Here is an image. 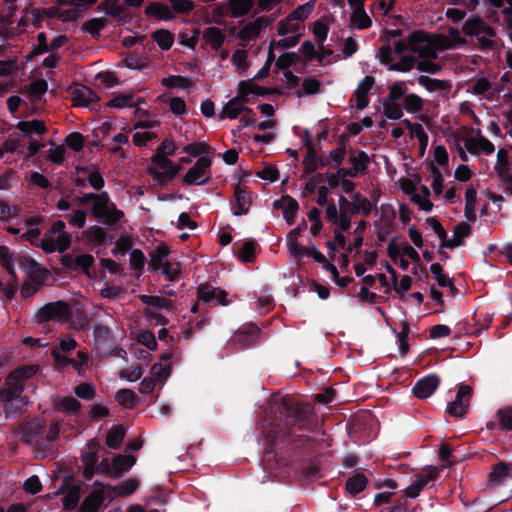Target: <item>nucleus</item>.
Returning a JSON list of instances; mask_svg holds the SVG:
<instances>
[{"mask_svg":"<svg viewBox=\"0 0 512 512\" xmlns=\"http://www.w3.org/2000/svg\"><path fill=\"white\" fill-rule=\"evenodd\" d=\"M37 371L36 366H23L12 371L5 379L0 389V404L7 418L20 415L28 401L22 396L25 380L31 378Z\"/></svg>","mask_w":512,"mask_h":512,"instance_id":"1","label":"nucleus"},{"mask_svg":"<svg viewBox=\"0 0 512 512\" xmlns=\"http://www.w3.org/2000/svg\"><path fill=\"white\" fill-rule=\"evenodd\" d=\"M72 237L65 230V223L62 220L53 222L50 229L45 233L37 246L45 253H63L71 246Z\"/></svg>","mask_w":512,"mask_h":512,"instance_id":"2","label":"nucleus"},{"mask_svg":"<svg viewBox=\"0 0 512 512\" xmlns=\"http://www.w3.org/2000/svg\"><path fill=\"white\" fill-rule=\"evenodd\" d=\"M13 263H16L28 276L43 280L47 276V271L39 267V265L31 258L26 256H17L13 258V254L6 246H0V264L3 265L12 277H15Z\"/></svg>","mask_w":512,"mask_h":512,"instance_id":"3","label":"nucleus"},{"mask_svg":"<svg viewBox=\"0 0 512 512\" xmlns=\"http://www.w3.org/2000/svg\"><path fill=\"white\" fill-rule=\"evenodd\" d=\"M181 167L174 164L168 157L160 155H152L150 158V164L146 171L153 179L155 185L163 187L168 182L174 180V178L180 172Z\"/></svg>","mask_w":512,"mask_h":512,"instance_id":"4","label":"nucleus"},{"mask_svg":"<svg viewBox=\"0 0 512 512\" xmlns=\"http://www.w3.org/2000/svg\"><path fill=\"white\" fill-rule=\"evenodd\" d=\"M463 32L469 36H475L481 49H493L495 47L496 31L480 17H471L463 25Z\"/></svg>","mask_w":512,"mask_h":512,"instance_id":"5","label":"nucleus"},{"mask_svg":"<svg viewBox=\"0 0 512 512\" xmlns=\"http://www.w3.org/2000/svg\"><path fill=\"white\" fill-rule=\"evenodd\" d=\"M91 214L108 225H114L124 217V212L116 207L105 191L99 193L98 200L91 207Z\"/></svg>","mask_w":512,"mask_h":512,"instance_id":"6","label":"nucleus"},{"mask_svg":"<svg viewBox=\"0 0 512 512\" xmlns=\"http://www.w3.org/2000/svg\"><path fill=\"white\" fill-rule=\"evenodd\" d=\"M71 317L72 307L64 301L47 303L35 314L37 323L48 321L68 322Z\"/></svg>","mask_w":512,"mask_h":512,"instance_id":"7","label":"nucleus"},{"mask_svg":"<svg viewBox=\"0 0 512 512\" xmlns=\"http://www.w3.org/2000/svg\"><path fill=\"white\" fill-rule=\"evenodd\" d=\"M212 161L210 158L202 156L196 163L188 169L182 182L185 185H204L210 180V167Z\"/></svg>","mask_w":512,"mask_h":512,"instance_id":"8","label":"nucleus"},{"mask_svg":"<svg viewBox=\"0 0 512 512\" xmlns=\"http://www.w3.org/2000/svg\"><path fill=\"white\" fill-rule=\"evenodd\" d=\"M387 254L403 270H407L409 266L405 256H408L412 261H419L420 259L418 252L408 243L390 242L387 246Z\"/></svg>","mask_w":512,"mask_h":512,"instance_id":"9","label":"nucleus"},{"mask_svg":"<svg viewBox=\"0 0 512 512\" xmlns=\"http://www.w3.org/2000/svg\"><path fill=\"white\" fill-rule=\"evenodd\" d=\"M409 51L424 58H435L431 36L423 31H414L409 35Z\"/></svg>","mask_w":512,"mask_h":512,"instance_id":"10","label":"nucleus"},{"mask_svg":"<svg viewBox=\"0 0 512 512\" xmlns=\"http://www.w3.org/2000/svg\"><path fill=\"white\" fill-rule=\"evenodd\" d=\"M466 150L472 155H491L495 151L493 143L482 135L481 130H476L473 136L464 140Z\"/></svg>","mask_w":512,"mask_h":512,"instance_id":"11","label":"nucleus"},{"mask_svg":"<svg viewBox=\"0 0 512 512\" xmlns=\"http://www.w3.org/2000/svg\"><path fill=\"white\" fill-rule=\"evenodd\" d=\"M472 389L468 385H460L456 399L447 405V412L454 417L463 416L469 407Z\"/></svg>","mask_w":512,"mask_h":512,"instance_id":"12","label":"nucleus"},{"mask_svg":"<svg viewBox=\"0 0 512 512\" xmlns=\"http://www.w3.org/2000/svg\"><path fill=\"white\" fill-rule=\"evenodd\" d=\"M246 94L247 92L241 90L237 96L228 101L222 108L219 118L236 119L243 111L252 113L251 109L244 106L247 101Z\"/></svg>","mask_w":512,"mask_h":512,"instance_id":"13","label":"nucleus"},{"mask_svg":"<svg viewBox=\"0 0 512 512\" xmlns=\"http://www.w3.org/2000/svg\"><path fill=\"white\" fill-rule=\"evenodd\" d=\"M44 424L40 420H33L19 427L17 433L20 439L30 445L40 446V438Z\"/></svg>","mask_w":512,"mask_h":512,"instance_id":"14","label":"nucleus"},{"mask_svg":"<svg viewBox=\"0 0 512 512\" xmlns=\"http://www.w3.org/2000/svg\"><path fill=\"white\" fill-rule=\"evenodd\" d=\"M197 296L200 300L209 304L228 305L226 291L211 285H200L197 289Z\"/></svg>","mask_w":512,"mask_h":512,"instance_id":"15","label":"nucleus"},{"mask_svg":"<svg viewBox=\"0 0 512 512\" xmlns=\"http://www.w3.org/2000/svg\"><path fill=\"white\" fill-rule=\"evenodd\" d=\"M437 473L438 469L435 467L426 469L423 474L418 475L416 480L406 488V495L410 498L417 497L428 482L433 481L436 478Z\"/></svg>","mask_w":512,"mask_h":512,"instance_id":"16","label":"nucleus"},{"mask_svg":"<svg viewBox=\"0 0 512 512\" xmlns=\"http://www.w3.org/2000/svg\"><path fill=\"white\" fill-rule=\"evenodd\" d=\"M440 380L435 375H429L420 379L413 388V394L420 399L430 397L438 388Z\"/></svg>","mask_w":512,"mask_h":512,"instance_id":"17","label":"nucleus"},{"mask_svg":"<svg viewBox=\"0 0 512 512\" xmlns=\"http://www.w3.org/2000/svg\"><path fill=\"white\" fill-rule=\"evenodd\" d=\"M326 218L333 225H337L341 230H348L350 228L351 220L345 211L337 208L334 203L326 205Z\"/></svg>","mask_w":512,"mask_h":512,"instance_id":"18","label":"nucleus"},{"mask_svg":"<svg viewBox=\"0 0 512 512\" xmlns=\"http://www.w3.org/2000/svg\"><path fill=\"white\" fill-rule=\"evenodd\" d=\"M52 407L58 411L75 414L81 408V403L71 396H55L52 398Z\"/></svg>","mask_w":512,"mask_h":512,"instance_id":"19","label":"nucleus"},{"mask_svg":"<svg viewBox=\"0 0 512 512\" xmlns=\"http://www.w3.org/2000/svg\"><path fill=\"white\" fill-rule=\"evenodd\" d=\"M512 478V465L497 464L489 475V486L497 487Z\"/></svg>","mask_w":512,"mask_h":512,"instance_id":"20","label":"nucleus"},{"mask_svg":"<svg viewBox=\"0 0 512 512\" xmlns=\"http://www.w3.org/2000/svg\"><path fill=\"white\" fill-rule=\"evenodd\" d=\"M472 92L476 95H484L487 99H493L499 94L500 89L485 77H480L474 81Z\"/></svg>","mask_w":512,"mask_h":512,"instance_id":"21","label":"nucleus"},{"mask_svg":"<svg viewBox=\"0 0 512 512\" xmlns=\"http://www.w3.org/2000/svg\"><path fill=\"white\" fill-rule=\"evenodd\" d=\"M202 37L205 43L216 51L222 47L226 39L225 33L217 27H208L204 29Z\"/></svg>","mask_w":512,"mask_h":512,"instance_id":"22","label":"nucleus"},{"mask_svg":"<svg viewBox=\"0 0 512 512\" xmlns=\"http://www.w3.org/2000/svg\"><path fill=\"white\" fill-rule=\"evenodd\" d=\"M265 26L262 18H257L252 22L246 23L239 31L238 37L243 41H251L257 38Z\"/></svg>","mask_w":512,"mask_h":512,"instance_id":"23","label":"nucleus"},{"mask_svg":"<svg viewBox=\"0 0 512 512\" xmlns=\"http://www.w3.org/2000/svg\"><path fill=\"white\" fill-rule=\"evenodd\" d=\"M253 0H227L226 13L232 17H241L250 12Z\"/></svg>","mask_w":512,"mask_h":512,"instance_id":"24","label":"nucleus"},{"mask_svg":"<svg viewBox=\"0 0 512 512\" xmlns=\"http://www.w3.org/2000/svg\"><path fill=\"white\" fill-rule=\"evenodd\" d=\"M72 99L77 106H88L90 103L96 102L98 97L88 87L78 86L72 91Z\"/></svg>","mask_w":512,"mask_h":512,"instance_id":"25","label":"nucleus"},{"mask_svg":"<svg viewBox=\"0 0 512 512\" xmlns=\"http://www.w3.org/2000/svg\"><path fill=\"white\" fill-rule=\"evenodd\" d=\"M171 355L170 354H163L160 357L159 362L155 363L151 367V375L156 380H164L166 379L170 373H171Z\"/></svg>","mask_w":512,"mask_h":512,"instance_id":"26","label":"nucleus"},{"mask_svg":"<svg viewBox=\"0 0 512 512\" xmlns=\"http://www.w3.org/2000/svg\"><path fill=\"white\" fill-rule=\"evenodd\" d=\"M375 83V80L372 76H366L358 85L355 96L356 103L359 109H363L368 105L367 94L371 90Z\"/></svg>","mask_w":512,"mask_h":512,"instance_id":"27","label":"nucleus"},{"mask_svg":"<svg viewBox=\"0 0 512 512\" xmlns=\"http://www.w3.org/2000/svg\"><path fill=\"white\" fill-rule=\"evenodd\" d=\"M173 10L171 7L165 5V4H162V3H158V2H153V3H150L146 8H145V13L147 16L149 17H155L157 18L158 20H170L174 17L173 15Z\"/></svg>","mask_w":512,"mask_h":512,"instance_id":"28","label":"nucleus"},{"mask_svg":"<svg viewBox=\"0 0 512 512\" xmlns=\"http://www.w3.org/2000/svg\"><path fill=\"white\" fill-rule=\"evenodd\" d=\"M350 24L357 29H367L372 25V20L363 7L352 8L350 14Z\"/></svg>","mask_w":512,"mask_h":512,"instance_id":"29","label":"nucleus"},{"mask_svg":"<svg viewBox=\"0 0 512 512\" xmlns=\"http://www.w3.org/2000/svg\"><path fill=\"white\" fill-rule=\"evenodd\" d=\"M63 264L70 268L81 267L87 270L94 263V258L90 254H81L77 256L66 255L62 260Z\"/></svg>","mask_w":512,"mask_h":512,"instance_id":"30","label":"nucleus"},{"mask_svg":"<svg viewBox=\"0 0 512 512\" xmlns=\"http://www.w3.org/2000/svg\"><path fill=\"white\" fill-rule=\"evenodd\" d=\"M100 9L103 10L106 15L112 16L120 20L130 18L126 8L120 5L117 0L105 1L100 5Z\"/></svg>","mask_w":512,"mask_h":512,"instance_id":"31","label":"nucleus"},{"mask_svg":"<svg viewBox=\"0 0 512 512\" xmlns=\"http://www.w3.org/2000/svg\"><path fill=\"white\" fill-rule=\"evenodd\" d=\"M471 227L467 222L458 223L453 231V237L445 242V247L454 248L462 244L463 239L470 234Z\"/></svg>","mask_w":512,"mask_h":512,"instance_id":"32","label":"nucleus"},{"mask_svg":"<svg viewBox=\"0 0 512 512\" xmlns=\"http://www.w3.org/2000/svg\"><path fill=\"white\" fill-rule=\"evenodd\" d=\"M278 205L282 209L284 218L288 224L291 225L295 220V216L298 210L297 201L290 196H284L278 202Z\"/></svg>","mask_w":512,"mask_h":512,"instance_id":"33","label":"nucleus"},{"mask_svg":"<svg viewBox=\"0 0 512 512\" xmlns=\"http://www.w3.org/2000/svg\"><path fill=\"white\" fill-rule=\"evenodd\" d=\"M418 82L420 85H422L426 90L430 92L441 91L446 93L451 89V85L448 81L432 79L424 75L418 78Z\"/></svg>","mask_w":512,"mask_h":512,"instance_id":"34","label":"nucleus"},{"mask_svg":"<svg viewBox=\"0 0 512 512\" xmlns=\"http://www.w3.org/2000/svg\"><path fill=\"white\" fill-rule=\"evenodd\" d=\"M429 195V188L421 186L416 193H413L411 201L416 204L420 210L429 212L433 208V203L429 200Z\"/></svg>","mask_w":512,"mask_h":512,"instance_id":"35","label":"nucleus"},{"mask_svg":"<svg viewBox=\"0 0 512 512\" xmlns=\"http://www.w3.org/2000/svg\"><path fill=\"white\" fill-rule=\"evenodd\" d=\"M169 249L165 245L157 246L156 249L150 255L149 267L153 271H159L168 260Z\"/></svg>","mask_w":512,"mask_h":512,"instance_id":"36","label":"nucleus"},{"mask_svg":"<svg viewBox=\"0 0 512 512\" xmlns=\"http://www.w3.org/2000/svg\"><path fill=\"white\" fill-rule=\"evenodd\" d=\"M476 199H477V191L474 187L468 186L466 188L465 192V208H464V214L465 217L469 220L474 222L476 220Z\"/></svg>","mask_w":512,"mask_h":512,"instance_id":"37","label":"nucleus"},{"mask_svg":"<svg viewBox=\"0 0 512 512\" xmlns=\"http://www.w3.org/2000/svg\"><path fill=\"white\" fill-rule=\"evenodd\" d=\"M68 322L74 329L85 330L90 324L91 318L81 307L77 306L72 308V317L68 320Z\"/></svg>","mask_w":512,"mask_h":512,"instance_id":"38","label":"nucleus"},{"mask_svg":"<svg viewBox=\"0 0 512 512\" xmlns=\"http://www.w3.org/2000/svg\"><path fill=\"white\" fill-rule=\"evenodd\" d=\"M350 205L351 214H357L362 212L364 216H368L372 210V204L366 197H363L360 193L353 195Z\"/></svg>","mask_w":512,"mask_h":512,"instance_id":"39","label":"nucleus"},{"mask_svg":"<svg viewBox=\"0 0 512 512\" xmlns=\"http://www.w3.org/2000/svg\"><path fill=\"white\" fill-rule=\"evenodd\" d=\"M235 201H236V210L234 211V214L235 215L246 214L251 205V196L249 195V193L240 187H236Z\"/></svg>","mask_w":512,"mask_h":512,"instance_id":"40","label":"nucleus"},{"mask_svg":"<svg viewBox=\"0 0 512 512\" xmlns=\"http://www.w3.org/2000/svg\"><path fill=\"white\" fill-rule=\"evenodd\" d=\"M136 462V458L131 455H117L112 460L113 474L118 475L128 471Z\"/></svg>","mask_w":512,"mask_h":512,"instance_id":"41","label":"nucleus"},{"mask_svg":"<svg viewBox=\"0 0 512 512\" xmlns=\"http://www.w3.org/2000/svg\"><path fill=\"white\" fill-rule=\"evenodd\" d=\"M258 334L259 330L255 326L242 329L236 335V342L241 347H248L257 340Z\"/></svg>","mask_w":512,"mask_h":512,"instance_id":"42","label":"nucleus"},{"mask_svg":"<svg viewBox=\"0 0 512 512\" xmlns=\"http://www.w3.org/2000/svg\"><path fill=\"white\" fill-rule=\"evenodd\" d=\"M142 101L137 98L133 93H129L126 95H118L107 102V106L113 108H123L126 106L133 107L137 106Z\"/></svg>","mask_w":512,"mask_h":512,"instance_id":"43","label":"nucleus"},{"mask_svg":"<svg viewBox=\"0 0 512 512\" xmlns=\"http://www.w3.org/2000/svg\"><path fill=\"white\" fill-rule=\"evenodd\" d=\"M430 271L435 276L439 286L448 287L451 294H455L456 288L453 285L452 280L443 272V268L439 263H433L430 266Z\"/></svg>","mask_w":512,"mask_h":512,"instance_id":"44","label":"nucleus"},{"mask_svg":"<svg viewBox=\"0 0 512 512\" xmlns=\"http://www.w3.org/2000/svg\"><path fill=\"white\" fill-rule=\"evenodd\" d=\"M367 485V478L363 474H356L346 481V491L351 495H356L363 491Z\"/></svg>","mask_w":512,"mask_h":512,"instance_id":"45","label":"nucleus"},{"mask_svg":"<svg viewBox=\"0 0 512 512\" xmlns=\"http://www.w3.org/2000/svg\"><path fill=\"white\" fill-rule=\"evenodd\" d=\"M104 501V496L100 492H93L85 498L80 511L81 512H97L98 508Z\"/></svg>","mask_w":512,"mask_h":512,"instance_id":"46","label":"nucleus"},{"mask_svg":"<svg viewBox=\"0 0 512 512\" xmlns=\"http://www.w3.org/2000/svg\"><path fill=\"white\" fill-rule=\"evenodd\" d=\"M17 128L25 134L36 133L41 135L46 132L45 123L41 120L20 121Z\"/></svg>","mask_w":512,"mask_h":512,"instance_id":"47","label":"nucleus"},{"mask_svg":"<svg viewBox=\"0 0 512 512\" xmlns=\"http://www.w3.org/2000/svg\"><path fill=\"white\" fill-rule=\"evenodd\" d=\"M496 419L498 421L499 429L512 430V406L500 408L496 412Z\"/></svg>","mask_w":512,"mask_h":512,"instance_id":"48","label":"nucleus"},{"mask_svg":"<svg viewBox=\"0 0 512 512\" xmlns=\"http://www.w3.org/2000/svg\"><path fill=\"white\" fill-rule=\"evenodd\" d=\"M125 437V430L122 426L112 428L106 436V444L108 447L116 449L120 446Z\"/></svg>","mask_w":512,"mask_h":512,"instance_id":"49","label":"nucleus"},{"mask_svg":"<svg viewBox=\"0 0 512 512\" xmlns=\"http://www.w3.org/2000/svg\"><path fill=\"white\" fill-rule=\"evenodd\" d=\"M163 86L167 88H183L191 87L192 82L188 78L179 75H171L161 80Z\"/></svg>","mask_w":512,"mask_h":512,"instance_id":"50","label":"nucleus"},{"mask_svg":"<svg viewBox=\"0 0 512 512\" xmlns=\"http://www.w3.org/2000/svg\"><path fill=\"white\" fill-rule=\"evenodd\" d=\"M112 142L114 145L109 147V150L112 153H116L120 155V158L125 159L126 154L124 150V146L129 147L128 136L123 133H118L112 138Z\"/></svg>","mask_w":512,"mask_h":512,"instance_id":"51","label":"nucleus"},{"mask_svg":"<svg viewBox=\"0 0 512 512\" xmlns=\"http://www.w3.org/2000/svg\"><path fill=\"white\" fill-rule=\"evenodd\" d=\"M295 20L288 15L285 19L278 22L277 32L279 36H286L288 34H298L299 26L294 22Z\"/></svg>","mask_w":512,"mask_h":512,"instance_id":"52","label":"nucleus"},{"mask_svg":"<svg viewBox=\"0 0 512 512\" xmlns=\"http://www.w3.org/2000/svg\"><path fill=\"white\" fill-rule=\"evenodd\" d=\"M152 36L162 50L170 49L174 42L173 35L168 30H157Z\"/></svg>","mask_w":512,"mask_h":512,"instance_id":"53","label":"nucleus"},{"mask_svg":"<svg viewBox=\"0 0 512 512\" xmlns=\"http://www.w3.org/2000/svg\"><path fill=\"white\" fill-rule=\"evenodd\" d=\"M314 8H315V0H311L303 5L298 6L289 15L295 21H304L310 16V14L314 10Z\"/></svg>","mask_w":512,"mask_h":512,"instance_id":"54","label":"nucleus"},{"mask_svg":"<svg viewBox=\"0 0 512 512\" xmlns=\"http://www.w3.org/2000/svg\"><path fill=\"white\" fill-rule=\"evenodd\" d=\"M79 500H80V487L77 485H74L67 490L66 495L63 498V506L67 510H72L77 506Z\"/></svg>","mask_w":512,"mask_h":512,"instance_id":"55","label":"nucleus"},{"mask_svg":"<svg viewBox=\"0 0 512 512\" xmlns=\"http://www.w3.org/2000/svg\"><path fill=\"white\" fill-rule=\"evenodd\" d=\"M349 162L352 164L351 169L355 172L356 176L364 172L367 168V163L369 162V157L365 152H359L356 155H352L349 158Z\"/></svg>","mask_w":512,"mask_h":512,"instance_id":"56","label":"nucleus"},{"mask_svg":"<svg viewBox=\"0 0 512 512\" xmlns=\"http://www.w3.org/2000/svg\"><path fill=\"white\" fill-rule=\"evenodd\" d=\"M48 89V83L43 80H35L29 86L25 87V91L34 99L41 98Z\"/></svg>","mask_w":512,"mask_h":512,"instance_id":"57","label":"nucleus"},{"mask_svg":"<svg viewBox=\"0 0 512 512\" xmlns=\"http://www.w3.org/2000/svg\"><path fill=\"white\" fill-rule=\"evenodd\" d=\"M408 127L410 130L411 137L416 138L422 149H425L428 144V135L426 134L423 126L419 123H409Z\"/></svg>","mask_w":512,"mask_h":512,"instance_id":"58","label":"nucleus"},{"mask_svg":"<svg viewBox=\"0 0 512 512\" xmlns=\"http://www.w3.org/2000/svg\"><path fill=\"white\" fill-rule=\"evenodd\" d=\"M138 485V480L130 478L121 484L116 485L113 488V491L119 496H127L132 494L138 488Z\"/></svg>","mask_w":512,"mask_h":512,"instance_id":"59","label":"nucleus"},{"mask_svg":"<svg viewBox=\"0 0 512 512\" xmlns=\"http://www.w3.org/2000/svg\"><path fill=\"white\" fill-rule=\"evenodd\" d=\"M118 403L127 408H133L136 402V395L130 389H121L116 393Z\"/></svg>","mask_w":512,"mask_h":512,"instance_id":"60","label":"nucleus"},{"mask_svg":"<svg viewBox=\"0 0 512 512\" xmlns=\"http://www.w3.org/2000/svg\"><path fill=\"white\" fill-rule=\"evenodd\" d=\"M161 269H162V273L169 280H175L180 274L181 265L178 261L168 259V260H165L164 266Z\"/></svg>","mask_w":512,"mask_h":512,"instance_id":"61","label":"nucleus"},{"mask_svg":"<svg viewBox=\"0 0 512 512\" xmlns=\"http://www.w3.org/2000/svg\"><path fill=\"white\" fill-rule=\"evenodd\" d=\"M86 217V211L82 209H75L71 213L67 214L66 219L70 225L81 229L86 224Z\"/></svg>","mask_w":512,"mask_h":512,"instance_id":"62","label":"nucleus"},{"mask_svg":"<svg viewBox=\"0 0 512 512\" xmlns=\"http://www.w3.org/2000/svg\"><path fill=\"white\" fill-rule=\"evenodd\" d=\"M404 107L408 112H419L423 108V100L416 94H408L404 97Z\"/></svg>","mask_w":512,"mask_h":512,"instance_id":"63","label":"nucleus"},{"mask_svg":"<svg viewBox=\"0 0 512 512\" xmlns=\"http://www.w3.org/2000/svg\"><path fill=\"white\" fill-rule=\"evenodd\" d=\"M415 65V58L412 56H403L397 63L389 65L390 71L408 72Z\"/></svg>","mask_w":512,"mask_h":512,"instance_id":"64","label":"nucleus"}]
</instances>
